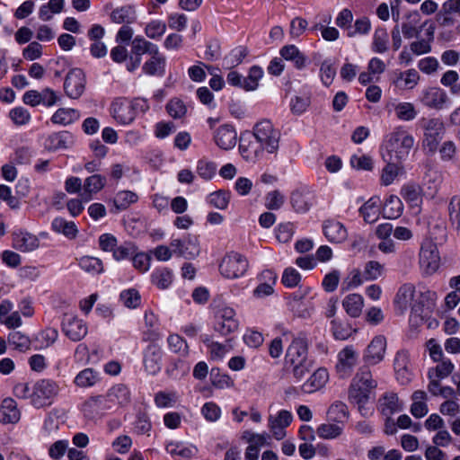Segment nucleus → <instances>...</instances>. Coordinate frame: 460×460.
Here are the masks:
<instances>
[{"label":"nucleus","instance_id":"obj_1","mask_svg":"<svg viewBox=\"0 0 460 460\" xmlns=\"http://www.w3.org/2000/svg\"><path fill=\"white\" fill-rule=\"evenodd\" d=\"M255 142L241 137L240 152L248 162L259 159L264 152L276 155L279 148L280 132L268 119L256 123L252 129Z\"/></svg>","mask_w":460,"mask_h":460},{"label":"nucleus","instance_id":"obj_2","mask_svg":"<svg viewBox=\"0 0 460 460\" xmlns=\"http://www.w3.org/2000/svg\"><path fill=\"white\" fill-rule=\"evenodd\" d=\"M376 385L377 383L373 379L368 367H360L352 380L349 392V399L358 405L360 411L366 410L365 404L368 402Z\"/></svg>","mask_w":460,"mask_h":460},{"label":"nucleus","instance_id":"obj_3","mask_svg":"<svg viewBox=\"0 0 460 460\" xmlns=\"http://www.w3.org/2000/svg\"><path fill=\"white\" fill-rule=\"evenodd\" d=\"M420 296L421 294L417 295L413 284L404 283L399 288L394 303L400 314H402L408 309H411V314L422 317L423 305L420 300Z\"/></svg>","mask_w":460,"mask_h":460},{"label":"nucleus","instance_id":"obj_4","mask_svg":"<svg viewBox=\"0 0 460 460\" xmlns=\"http://www.w3.org/2000/svg\"><path fill=\"white\" fill-rule=\"evenodd\" d=\"M414 145V138L402 128H397L393 131L386 143V150L391 161H401L410 153Z\"/></svg>","mask_w":460,"mask_h":460},{"label":"nucleus","instance_id":"obj_5","mask_svg":"<svg viewBox=\"0 0 460 460\" xmlns=\"http://www.w3.org/2000/svg\"><path fill=\"white\" fill-rule=\"evenodd\" d=\"M419 124L423 130V148L429 153L434 154L445 134L443 121L438 118H422Z\"/></svg>","mask_w":460,"mask_h":460},{"label":"nucleus","instance_id":"obj_6","mask_svg":"<svg viewBox=\"0 0 460 460\" xmlns=\"http://www.w3.org/2000/svg\"><path fill=\"white\" fill-rule=\"evenodd\" d=\"M59 387L50 379H40L33 385L31 394V405L36 409L44 408L52 404L58 395Z\"/></svg>","mask_w":460,"mask_h":460},{"label":"nucleus","instance_id":"obj_7","mask_svg":"<svg viewBox=\"0 0 460 460\" xmlns=\"http://www.w3.org/2000/svg\"><path fill=\"white\" fill-rule=\"evenodd\" d=\"M248 269V261L243 255L231 252L226 255L220 265V273L226 279H237L244 275Z\"/></svg>","mask_w":460,"mask_h":460},{"label":"nucleus","instance_id":"obj_8","mask_svg":"<svg viewBox=\"0 0 460 460\" xmlns=\"http://www.w3.org/2000/svg\"><path fill=\"white\" fill-rule=\"evenodd\" d=\"M419 263L420 269L427 275L435 273L440 265V257L437 244L431 240L422 243L420 251Z\"/></svg>","mask_w":460,"mask_h":460},{"label":"nucleus","instance_id":"obj_9","mask_svg":"<svg viewBox=\"0 0 460 460\" xmlns=\"http://www.w3.org/2000/svg\"><path fill=\"white\" fill-rule=\"evenodd\" d=\"M111 114L118 123L128 125L135 119L136 107L128 100L116 99L111 104Z\"/></svg>","mask_w":460,"mask_h":460},{"label":"nucleus","instance_id":"obj_10","mask_svg":"<svg viewBox=\"0 0 460 460\" xmlns=\"http://www.w3.org/2000/svg\"><path fill=\"white\" fill-rule=\"evenodd\" d=\"M358 353L352 346H346L337 356L336 371L342 378L348 377L357 365Z\"/></svg>","mask_w":460,"mask_h":460},{"label":"nucleus","instance_id":"obj_11","mask_svg":"<svg viewBox=\"0 0 460 460\" xmlns=\"http://www.w3.org/2000/svg\"><path fill=\"white\" fill-rule=\"evenodd\" d=\"M213 140L220 149L231 150L236 146L237 132L234 126L223 124L214 130Z\"/></svg>","mask_w":460,"mask_h":460},{"label":"nucleus","instance_id":"obj_12","mask_svg":"<svg viewBox=\"0 0 460 460\" xmlns=\"http://www.w3.org/2000/svg\"><path fill=\"white\" fill-rule=\"evenodd\" d=\"M84 75L79 68H74L68 72L64 83L66 95L72 99L79 98L84 90Z\"/></svg>","mask_w":460,"mask_h":460},{"label":"nucleus","instance_id":"obj_13","mask_svg":"<svg viewBox=\"0 0 460 460\" xmlns=\"http://www.w3.org/2000/svg\"><path fill=\"white\" fill-rule=\"evenodd\" d=\"M172 252L185 259H194L199 254V245L197 237H188L186 240L173 239L170 243Z\"/></svg>","mask_w":460,"mask_h":460},{"label":"nucleus","instance_id":"obj_14","mask_svg":"<svg viewBox=\"0 0 460 460\" xmlns=\"http://www.w3.org/2000/svg\"><path fill=\"white\" fill-rule=\"evenodd\" d=\"M217 319L216 331L223 335H227L238 328L235 312L231 307L225 306L220 308L217 313Z\"/></svg>","mask_w":460,"mask_h":460},{"label":"nucleus","instance_id":"obj_15","mask_svg":"<svg viewBox=\"0 0 460 460\" xmlns=\"http://www.w3.org/2000/svg\"><path fill=\"white\" fill-rule=\"evenodd\" d=\"M64 333L72 341H80L87 333V327L84 322L72 314H65L62 321Z\"/></svg>","mask_w":460,"mask_h":460},{"label":"nucleus","instance_id":"obj_16","mask_svg":"<svg viewBox=\"0 0 460 460\" xmlns=\"http://www.w3.org/2000/svg\"><path fill=\"white\" fill-rule=\"evenodd\" d=\"M293 416L290 411L282 410L277 415H270L269 428L273 437L277 440H281L286 437L285 429L290 425Z\"/></svg>","mask_w":460,"mask_h":460},{"label":"nucleus","instance_id":"obj_17","mask_svg":"<svg viewBox=\"0 0 460 460\" xmlns=\"http://www.w3.org/2000/svg\"><path fill=\"white\" fill-rule=\"evenodd\" d=\"M110 410L116 407H123L130 401V392L123 384H117L109 389L104 396Z\"/></svg>","mask_w":460,"mask_h":460},{"label":"nucleus","instance_id":"obj_18","mask_svg":"<svg viewBox=\"0 0 460 460\" xmlns=\"http://www.w3.org/2000/svg\"><path fill=\"white\" fill-rule=\"evenodd\" d=\"M386 349V340L383 336H376L367 346L364 360L370 364L376 365L383 360Z\"/></svg>","mask_w":460,"mask_h":460},{"label":"nucleus","instance_id":"obj_19","mask_svg":"<svg viewBox=\"0 0 460 460\" xmlns=\"http://www.w3.org/2000/svg\"><path fill=\"white\" fill-rule=\"evenodd\" d=\"M106 399L102 395H95L87 399L82 404V411L85 417L95 419L104 414L105 411L110 410Z\"/></svg>","mask_w":460,"mask_h":460},{"label":"nucleus","instance_id":"obj_20","mask_svg":"<svg viewBox=\"0 0 460 460\" xmlns=\"http://www.w3.org/2000/svg\"><path fill=\"white\" fill-rule=\"evenodd\" d=\"M162 350L155 344L147 346L144 353V367L146 371L152 376L161 370Z\"/></svg>","mask_w":460,"mask_h":460},{"label":"nucleus","instance_id":"obj_21","mask_svg":"<svg viewBox=\"0 0 460 460\" xmlns=\"http://www.w3.org/2000/svg\"><path fill=\"white\" fill-rule=\"evenodd\" d=\"M421 102L429 108L441 110L448 102V96L444 90L430 87L423 92Z\"/></svg>","mask_w":460,"mask_h":460},{"label":"nucleus","instance_id":"obj_22","mask_svg":"<svg viewBox=\"0 0 460 460\" xmlns=\"http://www.w3.org/2000/svg\"><path fill=\"white\" fill-rule=\"evenodd\" d=\"M323 230L325 237L332 243H342L348 237L346 227L336 220L329 219L324 221Z\"/></svg>","mask_w":460,"mask_h":460},{"label":"nucleus","instance_id":"obj_23","mask_svg":"<svg viewBox=\"0 0 460 460\" xmlns=\"http://www.w3.org/2000/svg\"><path fill=\"white\" fill-rule=\"evenodd\" d=\"M308 344L305 336L299 335L295 338L288 348L285 357L286 364L298 359H305L307 357Z\"/></svg>","mask_w":460,"mask_h":460},{"label":"nucleus","instance_id":"obj_24","mask_svg":"<svg viewBox=\"0 0 460 460\" xmlns=\"http://www.w3.org/2000/svg\"><path fill=\"white\" fill-rule=\"evenodd\" d=\"M106 184V178L101 174H93L87 177L84 181L82 199L88 202L93 195L101 191Z\"/></svg>","mask_w":460,"mask_h":460},{"label":"nucleus","instance_id":"obj_25","mask_svg":"<svg viewBox=\"0 0 460 460\" xmlns=\"http://www.w3.org/2000/svg\"><path fill=\"white\" fill-rule=\"evenodd\" d=\"M21 418V412L16 402L12 398H5L0 405V422L4 424L16 423Z\"/></svg>","mask_w":460,"mask_h":460},{"label":"nucleus","instance_id":"obj_26","mask_svg":"<svg viewBox=\"0 0 460 460\" xmlns=\"http://www.w3.org/2000/svg\"><path fill=\"white\" fill-rule=\"evenodd\" d=\"M329 379V374L327 369L319 367L316 369L306 382L302 385V389L305 393L311 394L315 391L322 389Z\"/></svg>","mask_w":460,"mask_h":460},{"label":"nucleus","instance_id":"obj_27","mask_svg":"<svg viewBox=\"0 0 460 460\" xmlns=\"http://www.w3.org/2000/svg\"><path fill=\"white\" fill-rule=\"evenodd\" d=\"M379 409L383 415L389 417L402 410V404L394 393H386L379 399Z\"/></svg>","mask_w":460,"mask_h":460},{"label":"nucleus","instance_id":"obj_28","mask_svg":"<svg viewBox=\"0 0 460 460\" xmlns=\"http://www.w3.org/2000/svg\"><path fill=\"white\" fill-rule=\"evenodd\" d=\"M58 99L57 93L50 88H45L41 92L31 90V106L51 107L58 102Z\"/></svg>","mask_w":460,"mask_h":460},{"label":"nucleus","instance_id":"obj_29","mask_svg":"<svg viewBox=\"0 0 460 460\" xmlns=\"http://www.w3.org/2000/svg\"><path fill=\"white\" fill-rule=\"evenodd\" d=\"M380 205L381 201L378 197H372L362 205L359 208V213L366 223L373 224L378 219Z\"/></svg>","mask_w":460,"mask_h":460},{"label":"nucleus","instance_id":"obj_30","mask_svg":"<svg viewBox=\"0 0 460 460\" xmlns=\"http://www.w3.org/2000/svg\"><path fill=\"white\" fill-rule=\"evenodd\" d=\"M419 79V73L415 69H409L400 72L394 79V84L398 89L411 90L417 85Z\"/></svg>","mask_w":460,"mask_h":460},{"label":"nucleus","instance_id":"obj_31","mask_svg":"<svg viewBox=\"0 0 460 460\" xmlns=\"http://www.w3.org/2000/svg\"><path fill=\"white\" fill-rule=\"evenodd\" d=\"M58 332L54 328H46L35 334L31 343L36 349H40L51 346L58 339Z\"/></svg>","mask_w":460,"mask_h":460},{"label":"nucleus","instance_id":"obj_32","mask_svg":"<svg viewBox=\"0 0 460 460\" xmlns=\"http://www.w3.org/2000/svg\"><path fill=\"white\" fill-rule=\"evenodd\" d=\"M80 118V112L77 110L70 108H60L52 115L51 121L60 126H67Z\"/></svg>","mask_w":460,"mask_h":460},{"label":"nucleus","instance_id":"obj_33","mask_svg":"<svg viewBox=\"0 0 460 460\" xmlns=\"http://www.w3.org/2000/svg\"><path fill=\"white\" fill-rule=\"evenodd\" d=\"M202 341L207 345L210 358L213 360H221L232 349L229 341L219 343L210 341L208 336L203 337Z\"/></svg>","mask_w":460,"mask_h":460},{"label":"nucleus","instance_id":"obj_34","mask_svg":"<svg viewBox=\"0 0 460 460\" xmlns=\"http://www.w3.org/2000/svg\"><path fill=\"white\" fill-rule=\"evenodd\" d=\"M73 145V137L68 132H60L51 135L48 139L47 146L53 151L67 149Z\"/></svg>","mask_w":460,"mask_h":460},{"label":"nucleus","instance_id":"obj_35","mask_svg":"<svg viewBox=\"0 0 460 460\" xmlns=\"http://www.w3.org/2000/svg\"><path fill=\"white\" fill-rule=\"evenodd\" d=\"M146 53L157 54L158 48L156 45L146 40L143 37L137 36L132 40L131 54L135 57H140Z\"/></svg>","mask_w":460,"mask_h":460},{"label":"nucleus","instance_id":"obj_36","mask_svg":"<svg viewBox=\"0 0 460 460\" xmlns=\"http://www.w3.org/2000/svg\"><path fill=\"white\" fill-rule=\"evenodd\" d=\"M403 210V205L399 197L391 195L383 207V215L389 219L398 218Z\"/></svg>","mask_w":460,"mask_h":460},{"label":"nucleus","instance_id":"obj_37","mask_svg":"<svg viewBox=\"0 0 460 460\" xmlns=\"http://www.w3.org/2000/svg\"><path fill=\"white\" fill-rule=\"evenodd\" d=\"M52 228L55 232L62 234L69 239H75L78 234L75 224L63 217L55 218L52 222Z\"/></svg>","mask_w":460,"mask_h":460},{"label":"nucleus","instance_id":"obj_38","mask_svg":"<svg viewBox=\"0 0 460 460\" xmlns=\"http://www.w3.org/2000/svg\"><path fill=\"white\" fill-rule=\"evenodd\" d=\"M363 305V297L358 294H350L347 296L342 302L345 311L351 317H358L360 315Z\"/></svg>","mask_w":460,"mask_h":460},{"label":"nucleus","instance_id":"obj_39","mask_svg":"<svg viewBox=\"0 0 460 460\" xmlns=\"http://www.w3.org/2000/svg\"><path fill=\"white\" fill-rule=\"evenodd\" d=\"M281 56L286 60L293 61L296 67L301 69L305 65V58L295 45H288L281 49Z\"/></svg>","mask_w":460,"mask_h":460},{"label":"nucleus","instance_id":"obj_40","mask_svg":"<svg viewBox=\"0 0 460 460\" xmlns=\"http://www.w3.org/2000/svg\"><path fill=\"white\" fill-rule=\"evenodd\" d=\"M99 379L98 372L92 368H85L76 375L75 384L79 387L85 388L94 385Z\"/></svg>","mask_w":460,"mask_h":460},{"label":"nucleus","instance_id":"obj_41","mask_svg":"<svg viewBox=\"0 0 460 460\" xmlns=\"http://www.w3.org/2000/svg\"><path fill=\"white\" fill-rule=\"evenodd\" d=\"M402 197L411 206H418L421 201V188L415 183H408L401 190Z\"/></svg>","mask_w":460,"mask_h":460},{"label":"nucleus","instance_id":"obj_42","mask_svg":"<svg viewBox=\"0 0 460 460\" xmlns=\"http://www.w3.org/2000/svg\"><path fill=\"white\" fill-rule=\"evenodd\" d=\"M398 161L388 160L387 164L383 168L381 173V183L384 186L392 184L397 176L401 173L402 169L397 164Z\"/></svg>","mask_w":460,"mask_h":460},{"label":"nucleus","instance_id":"obj_43","mask_svg":"<svg viewBox=\"0 0 460 460\" xmlns=\"http://www.w3.org/2000/svg\"><path fill=\"white\" fill-rule=\"evenodd\" d=\"M438 364L433 367L430 368L428 372V377L429 378H438V379H443L447 376H448L454 370V365L451 362L450 359H445L443 358L440 361H438Z\"/></svg>","mask_w":460,"mask_h":460},{"label":"nucleus","instance_id":"obj_44","mask_svg":"<svg viewBox=\"0 0 460 460\" xmlns=\"http://www.w3.org/2000/svg\"><path fill=\"white\" fill-rule=\"evenodd\" d=\"M79 266L89 274H100L103 271L102 261L95 257L84 256L79 260Z\"/></svg>","mask_w":460,"mask_h":460},{"label":"nucleus","instance_id":"obj_45","mask_svg":"<svg viewBox=\"0 0 460 460\" xmlns=\"http://www.w3.org/2000/svg\"><path fill=\"white\" fill-rule=\"evenodd\" d=\"M263 75V71L261 67L254 66L249 70L248 75L243 78L242 88L246 91H253L259 85V81Z\"/></svg>","mask_w":460,"mask_h":460},{"label":"nucleus","instance_id":"obj_46","mask_svg":"<svg viewBox=\"0 0 460 460\" xmlns=\"http://www.w3.org/2000/svg\"><path fill=\"white\" fill-rule=\"evenodd\" d=\"M164 66V58L157 54H151V58L143 66V71L150 75L163 72Z\"/></svg>","mask_w":460,"mask_h":460},{"label":"nucleus","instance_id":"obj_47","mask_svg":"<svg viewBox=\"0 0 460 460\" xmlns=\"http://www.w3.org/2000/svg\"><path fill=\"white\" fill-rule=\"evenodd\" d=\"M152 282L160 289H165L172 282V271L168 269H162L152 274Z\"/></svg>","mask_w":460,"mask_h":460},{"label":"nucleus","instance_id":"obj_48","mask_svg":"<svg viewBox=\"0 0 460 460\" xmlns=\"http://www.w3.org/2000/svg\"><path fill=\"white\" fill-rule=\"evenodd\" d=\"M290 202L294 209L299 213H305L308 211L311 207L307 196L299 190L292 192Z\"/></svg>","mask_w":460,"mask_h":460},{"label":"nucleus","instance_id":"obj_49","mask_svg":"<svg viewBox=\"0 0 460 460\" xmlns=\"http://www.w3.org/2000/svg\"><path fill=\"white\" fill-rule=\"evenodd\" d=\"M166 31V24L160 20H153L145 28L146 35L152 40L160 39Z\"/></svg>","mask_w":460,"mask_h":460},{"label":"nucleus","instance_id":"obj_50","mask_svg":"<svg viewBox=\"0 0 460 460\" xmlns=\"http://www.w3.org/2000/svg\"><path fill=\"white\" fill-rule=\"evenodd\" d=\"M342 433V427L338 424L324 423L317 428V435L323 439H333Z\"/></svg>","mask_w":460,"mask_h":460},{"label":"nucleus","instance_id":"obj_51","mask_svg":"<svg viewBox=\"0 0 460 460\" xmlns=\"http://www.w3.org/2000/svg\"><path fill=\"white\" fill-rule=\"evenodd\" d=\"M396 117L402 120H412L417 116V111L411 102H400L394 106Z\"/></svg>","mask_w":460,"mask_h":460},{"label":"nucleus","instance_id":"obj_52","mask_svg":"<svg viewBox=\"0 0 460 460\" xmlns=\"http://www.w3.org/2000/svg\"><path fill=\"white\" fill-rule=\"evenodd\" d=\"M384 265L376 261H369L366 263L363 271L365 280H375L382 276Z\"/></svg>","mask_w":460,"mask_h":460},{"label":"nucleus","instance_id":"obj_53","mask_svg":"<svg viewBox=\"0 0 460 460\" xmlns=\"http://www.w3.org/2000/svg\"><path fill=\"white\" fill-rule=\"evenodd\" d=\"M8 342L19 351L25 352L29 349V337L19 331H13L9 334Z\"/></svg>","mask_w":460,"mask_h":460},{"label":"nucleus","instance_id":"obj_54","mask_svg":"<svg viewBox=\"0 0 460 460\" xmlns=\"http://www.w3.org/2000/svg\"><path fill=\"white\" fill-rule=\"evenodd\" d=\"M388 34L385 29H376L374 33L372 49L376 53H384L387 50Z\"/></svg>","mask_w":460,"mask_h":460},{"label":"nucleus","instance_id":"obj_55","mask_svg":"<svg viewBox=\"0 0 460 460\" xmlns=\"http://www.w3.org/2000/svg\"><path fill=\"white\" fill-rule=\"evenodd\" d=\"M112 22L116 23L131 22L134 19V10L130 6H122L112 11L111 14Z\"/></svg>","mask_w":460,"mask_h":460},{"label":"nucleus","instance_id":"obj_56","mask_svg":"<svg viewBox=\"0 0 460 460\" xmlns=\"http://www.w3.org/2000/svg\"><path fill=\"white\" fill-rule=\"evenodd\" d=\"M411 17L414 19L412 21L403 22L400 29L401 32L406 39L417 38L420 31V30L416 27L419 17L418 13L408 15V18Z\"/></svg>","mask_w":460,"mask_h":460},{"label":"nucleus","instance_id":"obj_57","mask_svg":"<svg viewBox=\"0 0 460 460\" xmlns=\"http://www.w3.org/2000/svg\"><path fill=\"white\" fill-rule=\"evenodd\" d=\"M230 195L225 190H217L208 197V202L218 209H226L229 203Z\"/></svg>","mask_w":460,"mask_h":460},{"label":"nucleus","instance_id":"obj_58","mask_svg":"<svg viewBox=\"0 0 460 460\" xmlns=\"http://www.w3.org/2000/svg\"><path fill=\"white\" fill-rule=\"evenodd\" d=\"M285 202V196L278 190L270 191L265 196V207L270 210L279 209Z\"/></svg>","mask_w":460,"mask_h":460},{"label":"nucleus","instance_id":"obj_59","mask_svg":"<svg viewBox=\"0 0 460 460\" xmlns=\"http://www.w3.org/2000/svg\"><path fill=\"white\" fill-rule=\"evenodd\" d=\"M197 173L204 180H210L214 177L217 171L215 163L204 159L197 163Z\"/></svg>","mask_w":460,"mask_h":460},{"label":"nucleus","instance_id":"obj_60","mask_svg":"<svg viewBox=\"0 0 460 460\" xmlns=\"http://www.w3.org/2000/svg\"><path fill=\"white\" fill-rule=\"evenodd\" d=\"M167 112L173 119H181L187 112V107L180 99H172L166 105Z\"/></svg>","mask_w":460,"mask_h":460},{"label":"nucleus","instance_id":"obj_61","mask_svg":"<svg viewBox=\"0 0 460 460\" xmlns=\"http://www.w3.org/2000/svg\"><path fill=\"white\" fill-rule=\"evenodd\" d=\"M167 342L169 348L174 353H179L182 356H186L188 354V344L181 336L172 334L168 337Z\"/></svg>","mask_w":460,"mask_h":460},{"label":"nucleus","instance_id":"obj_62","mask_svg":"<svg viewBox=\"0 0 460 460\" xmlns=\"http://www.w3.org/2000/svg\"><path fill=\"white\" fill-rule=\"evenodd\" d=\"M332 333L335 339L337 340H346L348 339L353 332V330L350 326L346 323H342L338 320L332 321Z\"/></svg>","mask_w":460,"mask_h":460},{"label":"nucleus","instance_id":"obj_63","mask_svg":"<svg viewBox=\"0 0 460 460\" xmlns=\"http://www.w3.org/2000/svg\"><path fill=\"white\" fill-rule=\"evenodd\" d=\"M120 299L124 305L128 308H136L140 304V295L138 291L134 288L122 291Z\"/></svg>","mask_w":460,"mask_h":460},{"label":"nucleus","instance_id":"obj_64","mask_svg":"<svg viewBox=\"0 0 460 460\" xmlns=\"http://www.w3.org/2000/svg\"><path fill=\"white\" fill-rule=\"evenodd\" d=\"M137 252V247L132 243H124L116 247L113 252V258L116 261H122L133 256Z\"/></svg>","mask_w":460,"mask_h":460}]
</instances>
